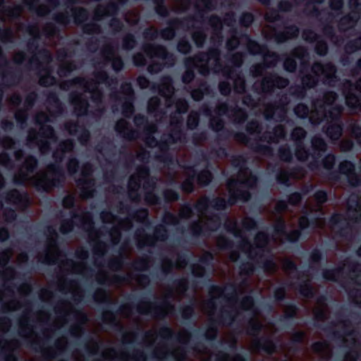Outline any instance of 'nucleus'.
<instances>
[{"label":"nucleus","instance_id":"1","mask_svg":"<svg viewBox=\"0 0 361 361\" xmlns=\"http://www.w3.org/2000/svg\"><path fill=\"white\" fill-rule=\"evenodd\" d=\"M54 163L47 166L49 171L52 174V178L44 174L42 177L34 183L35 188L39 192H51L56 188L63 186L65 181V171L61 164L65 157V153L62 151H55L52 154Z\"/></svg>","mask_w":361,"mask_h":361},{"label":"nucleus","instance_id":"2","mask_svg":"<svg viewBox=\"0 0 361 361\" xmlns=\"http://www.w3.org/2000/svg\"><path fill=\"white\" fill-rule=\"evenodd\" d=\"M218 42L216 44L214 37H212L211 42L212 45L209 47L207 51H202L195 54L192 57L186 58L184 61L185 71L182 75L181 80L183 84H190L195 78V69L197 67L196 62H209L211 59L219 60L221 56L220 46L222 42V36L218 35Z\"/></svg>","mask_w":361,"mask_h":361},{"label":"nucleus","instance_id":"3","mask_svg":"<svg viewBox=\"0 0 361 361\" xmlns=\"http://www.w3.org/2000/svg\"><path fill=\"white\" fill-rule=\"evenodd\" d=\"M252 194L248 190L236 188L234 190H229L228 200L221 197H215L210 200L209 197H205L195 204L194 207L197 212L206 211L209 206H211L216 210H224L228 206L235 204L238 201L247 202L250 200Z\"/></svg>","mask_w":361,"mask_h":361},{"label":"nucleus","instance_id":"4","mask_svg":"<svg viewBox=\"0 0 361 361\" xmlns=\"http://www.w3.org/2000/svg\"><path fill=\"white\" fill-rule=\"evenodd\" d=\"M142 49L149 58H158L164 62L160 63L159 61H152L149 63L147 66V69L152 75L161 71L165 65L169 67H171L175 63L176 58L173 54L169 51L167 48L163 44L148 43L143 44Z\"/></svg>","mask_w":361,"mask_h":361},{"label":"nucleus","instance_id":"5","mask_svg":"<svg viewBox=\"0 0 361 361\" xmlns=\"http://www.w3.org/2000/svg\"><path fill=\"white\" fill-rule=\"evenodd\" d=\"M95 301L106 305V310L102 315V321L104 324L110 325L114 328H119L123 330V326L118 321L116 314L123 312V310L128 309V305H124L119 307L118 310L115 312L112 310L113 305L115 302L112 301L107 295L106 291L104 289H97L93 295Z\"/></svg>","mask_w":361,"mask_h":361},{"label":"nucleus","instance_id":"6","mask_svg":"<svg viewBox=\"0 0 361 361\" xmlns=\"http://www.w3.org/2000/svg\"><path fill=\"white\" fill-rule=\"evenodd\" d=\"M197 11L194 16H188L184 18H179L178 17L173 18L167 20V27L159 30V37L166 41L172 40L176 36L177 30L180 28H183L188 26V23L198 19L204 20V10L200 9L196 6Z\"/></svg>","mask_w":361,"mask_h":361},{"label":"nucleus","instance_id":"7","mask_svg":"<svg viewBox=\"0 0 361 361\" xmlns=\"http://www.w3.org/2000/svg\"><path fill=\"white\" fill-rule=\"evenodd\" d=\"M128 0H116V1H111L106 6H101L96 9L94 12V18L97 20H101L105 16H112L109 21V27L115 32H120L123 28V22L118 18L120 6L126 4Z\"/></svg>","mask_w":361,"mask_h":361},{"label":"nucleus","instance_id":"8","mask_svg":"<svg viewBox=\"0 0 361 361\" xmlns=\"http://www.w3.org/2000/svg\"><path fill=\"white\" fill-rule=\"evenodd\" d=\"M235 319L233 311L221 308L216 319H211L206 331L201 335L206 341L214 342L217 339L219 329L217 325L229 326Z\"/></svg>","mask_w":361,"mask_h":361},{"label":"nucleus","instance_id":"9","mask_svg":"<svg viewBox=\"0 0 361 361\" xmlns=\"http://www.w3.org/2000/svg\"><path fill=\"white\" fill-rule=\"evenodd\" d=\"M342 110L341 106L334 105L326 112L331 121L323 127V132L332 141L338 140L343 133V123L341 119Z\"/></svg>","mask_w":361,"mask_h":361},{"label":"nucleus","instance_id":"10","mask_svg":"<svg viewBox=\"0 0 361 361\" xmlns=\"http://www.w3.org/2000/svg\"><path fill=\"white\" fill-rule=\"evenodd\" d=\"M71 219H65L61 221L59 231L63 235H67L71 233L76 224L74 219H78L83 227L87 229L90 233H97L94 227V222L92 214L90 212H86L85 215H80L76 212L75 210L70 212Z\"/></svg>","mask_w":361,"mask_h":361},{"label":"nucleus","instance_id":"11","mask_svg":"<svg viewBox=\"0 0 361 361\" xmlns=\"http://www.w3.org/2000/svg\"><path fill=\"white\" fill-rule=\"evenodd\" d=\"M171 296V294H169L161 301L154 302H150L143 298L140 300V303L137 305V311L138 313L145 315L153 312L154 317L164 318L166 316V310L174 309V306L169 300Z\"/></svg>","mask_w":361,"mask_h":361},{"label":"nucleus","instance_id":"12","mask_svg":"<svg viewBox=\"0 0 361 361\" xmlns=\"http://www.w3.org/2000/svg\"><path fill=\"white\" fill-rule=\"evenodd\" d=\"M137 246L138 248L145 246H154L156 241H166L169 238V231L164 224H158L154 229L153 235L145 233L143 228L135 232Z\"/></svg>","mask_w":361,"mask_h":361},{"label":"nucleus","instance_id":"13","mask_svg":"<svg viewBox=\"0 0 361 361\" xmlns=\"http://www.w3.org/2000/svg\"><path fill=\"white\" fill-rule=\"evenodd\" d=\"M221 216L220 214H214L209 218V223L202 224L200 221H195L189 226L191 236L197 238L208 236L210 232L217 231L221 226Z\"/></svg>","mask_w":361,"mask_h":361},{"label":"nucleus","instance_id":"14","mask_svg":"<svg viewBox=\"0 0 361 361\" xmlns=\"http://www.w3.org/2000/svg\"><path fill=\"white\" fill-rule=\"evenodd\" d=\"M35 123L41 125L40 132L37 133L35 129L30 130L27 136V142L30 143H37L38 142L39 149L42 152L48 151L50 149V142L47 140L38 141V136L47 139H54L55 137L54 129L50 125L44 124L40 121L39 116L36 118Z\"/></svg>","mask_w":361,"mask_h":361},{"label":"nucleus","instance_id":"15","mask_svg":"<svg viewBox=\"0 0 361 361\" xmlns=\"http://www.w3.org/2000/svg\"><path fill=\"white\" fill-rule=\"evenodd\" d=\"M209 128L218 133V139L221 140H227L231 135L233 138L244 145H247L250 141V137L243 132H233L228 128H225V122L220 117H215L210 119Z\"/></svg>","mask_w":361,"mask_h":361},{"label":"nucleus","instance_id":"16","mask_svg":"<svg viewBox=\"0 0 361 361\" xmlns=\"http://www.w3.org/2000/svg\"><path fill=\"white\" fill-rule=\"evenodd\" d=\"M311 72L313 75L320 78V73L324 75L323 83L329 87H334L339 78L337 75V68L331 62L322 63L315 61L311 66Z\"/></svg>","mask_w":361,"mask_h":361},{"label":"nucleus","instance_id":"17","mask_svg":"<svg viewBox=\"0 0 361 361\" xmlns=\"http://www.w3.org/2000/svg\"><path fill=\"white\" fill-rule=\"evenodd\" d=\"M26 30L30 35L34 36L32 38L30 39L27 42V49L28 51L33 53L35 51H37V54L39 55L41 59L47 63L51 61L52 56L50 51L48 49H42L38 50V39H39V34L37 25H28Z\"/></svg>","mask_w":361,"mask_h":361},{"label":"nucleus","instance_id":"18","mask_svg":"<svg viewBox=\"0 0 361 361\" xmlns=\"http://www.w3.org/2000/svg\"><path fill=\"white\" fill-rule=\"evenodd\" d=\"M92 84V82H89L86 78L80 76H76L71 80H66L63 82L61 85V88L63 90H68L71 87L73 86H79L85 88V91L91 92L92 93V100L93 102L99 104L102 102L103 99V92L102 90H99L97 87H95L91 91L89 88V86Z\"/></svg>","mask_w":361,"mask_h":361},{"label":"nucleus","instance_id":"19","mask_svg":"<svg viewBox=\"0 0 361 361\" xmlns=\"http://www.w3.org/2000/svg\"><path fill=\"white\" fill-rule=\"evenodd\" d=\"M345 84L348 85V87L343 89V94L345 97L346 106L351 109H359L361 106V96L356 94L353 90L355 89L361 92V76L355 83L346 80Z\"/></svg>","mask_w":361,"mask_h":361},{"label":"nucleus","instance_id":"20","mask_svg":"<svg viewBox=\"0 0 361 361\" xmlns=\"http://www.w3.org/2000/svg\"><path fill=\"white\" fill-rule=\"evenodd\" d=\"M281 61L279 55L275 51H267L264 55V60L262 63L252 65L250 72L253 78H259L264 75L267 68H274Z\"/></svg>","mask_w":361,"mask_h":361},{"label":"nucleus","instance_id":"21","mask_svg":"<svg viewBox=\"0 0 361 361\" xmlns=\"http://www.w3.org/2000/svg\"><path fill=\"white\" fill-rule=\"evenodd\" d=\"M311 145L313 160L310 163L309 168L313 170L318 169L319 159L322 157L323 153L326 151L327 144L322 137L315 135L311 139Z\"/></svg>","mask_w":361,"mask_h":361},{"label":"nucleus","instance_id":"22","mask_svg":"<svg viewBox=\"0 0 361 361\" xmlns=\"http://www.w3.org/2000/svg\"><path fill=\"white\" fill-rule=\"evenodd\" d=\"M308 55L307 49L303 47L295 48L290 55L286 56L283 62L285 71L293 73L297 71L298 62L296 59H302Z\"/></svg>","mask_w":361,"mask_h":361},{"label":"nucleus","instance_id":"23","mask_svg":"<svg viewBox=\"0 0 361 361\" xmlns=\"http://www.w3.org/2000/svg\"><path fill=\"white\" fill-rule=\"evenodd\" d=\"M210 293H218L224 295L226 300L230 302H237L238 287L234 283H228L226 286H221L212 284L209 288Z\"/></svg>","mask_w":361,"mask_h":361},{"label":"nucleus","instance_id":"24","mask_svg":"<svg viewBox=\"0 0 361 361\" xmlns=\"http://www.w3.org/2000/svg\"><path fill=\"white\" fill-rule=\"evenodd\" d=\"M284 30L283 31H275L274 33V40L278 44H282L287 42L290 39H295L299 36L300 29L299 27L293 24L287 25L286 21L282 22Z\"/></svg>","mask_w":361,"mask_h":361},{"label":"nucleus","instance_id":"25","mask_svg":"<svg viewBox=\"0 0 361 361\" xmlns=\"http://www.w3.org/2000/svg\"><path fill=\"white\" fill-rule=\"evenodd\" d=\"M114 129L118 134L129 141L135 140L139 135V132L133 129L130 123L124 118H121L117 121Z\"/></svg>","mask_w":361,"mask_h":361},{"label":"nucleus","instance_id":"26","mask_svg":"<svg viewBox=\"0 0 361 361\" xmlns=\"http://www.w3.org/2000/svg\"><path fill=\"white\" fill-rule=\"evenodd\" d=\"M69 100L74 105L75 112L78 117L87 115L90 104L87 99L82 98L81 94L77 92H71Z\"/></svg>","mask_w":361,"mask_h":361},{"label":"nucleus","instance_id":"27","mask_svg":"<svg viewBox=\"0 0 361 361\" xmlns=\"http://www.w3.org/2000/svg\"><path fill=\"white\" fill-rule=\"evenodd\" d=\"M38 164L39 161L35 156L32 154L27 155L22 166L25 169L27 173H20V178H15L14 183L17 185H23L24 181L27 178V174L33 173L37 170Z\"/></svg>","mask_w":361,"mask_h":361},{"label":"nucleus","instance_id":"28","mask_svg":"<svg viewBox=\"0 0 361 361\" xmlns=\"http://www.w3.org/2000/svg\"><path fill=\"white\" fill-rule=\"evenodd\" d=\"M214 255L210 252H205L199 259L200 264H194L191 267V273L196 278H203L206 274V269L202 264L209 266L212 264Z\"/></svg>","mask_w":361,"mask_h":361},{"label":"nucleus","instance_id":"29","mask_svg":"<svg viewBox=\"0 0 361 361\" xmlns=\"http://www.w3.org/2000/svg\"><path fill=\"white\" fill-rule=\"evenodd\" d=\"M258 182V176L250 173L247 178L243 180L230 179L228 181L227 185L229 188H244L246 189H242L243 190H248L250 192V190L255 189L257 187Z\"/></svg>","mask_w":361,"mask_h":361},{"label":"nucleus","instance_id":"30","mask_svg":"<svg viewBox=\"0 0 361 361\" xmlns=\"http://www.w3.org/2000/svg\"><path fill=\"white\" fill-rule=\"evenodd\" d=\"M159 336L165 340L174 338L178 342L184 343V340H188L192 337V333L185 330L183 334H175L173 330L169 326L165 324L159 329Z\"/></svg>","mask_w":361,"mask_h":361},{"label":"nucleus","instance_id":"31","mask_svg":"<svg viewBox=\"0 0 361 361\" xmlns=\"http://www.w3.org/2000/svg\"><path fill=\"white\" fill-rule=\"evenodd\" d=\"M170 145H171L162 137L158 141L157 145L159 149L160 153L157 154L155 156L157 161L168 166L173 164L174 162L173 157L169 152Z\"/></svg>","mask_w":361,"mask_h":361},{"label":"nucleus","instance_id":"32","mask_svg":"<svg viewBox=\"0 0 361 361\" xmlns=\"http://www.w3.org/2000/svg\"><path fill=\"white\" fill-rule=\"evenodd\" d=\"M309 66V63L305 61H302L301 63V68L300 70V73L302 75L300 78L301 85L306 87V89H313L317 87L319 84V77L314 75L313 74L306 73H304L305 71H307V68Z\"/></svg>","mask_w":361,"mask_h":361},{"label":"nucleus","instance_id":"33","mask_svg":"<svg viewBox=\"0 0 361 361\" xmlns=\"http://www.w3.org/2000/svg\"><path fill=\"white\" fill-rule=\"evenodd\" d=\"M254 348L257 350H262L269 355H272L276 350L275 343L267 336L257 338L253 342Z\"/></svg>","mask_w":361,"mask_h":361},{"label":"nucleus","instance_id":"34","mask_svg":"<svg viewBox=\"0 0 361 361\" xmlns=\"http://www.w3.org/2000/svg\"><path fill=\"white\" fill-rule=\"evenodd\" d=\"M336 155L334 153H329L319 162V165L321 164L324 169L329 171V178L335 180L338 179V171L333 170L336 164Z\"/></svg>","mask_w":361,"mask_h":361},{"label":"nucleus","instance_id":"35","mask_svg":"<svg viewBox=\"0 0 361 361\" xmlns=\"http://www.w3.org/2000/svg\"><path fill=\"white\" fill-rule=\"evenodd\" d=\"M198 85L196 88H192L190 90V96L195 102H200L203 99L204 95L210 94L212 88L210 85L205 80H197Z\"/></svg>","mask_w":361,"mask_h":361},{"label":"nucleus","instance_id":"36","mask_svg":"<svg viewBox=\"0 0 361 361\" xmlns=\"http://www.w3.org/2000/svg\"><path fill=\"white\" fill-rule=\"evenodd\" d=\"M140 188V179L137 176H131L128 180V196L133 202H137L140 200L139 189Z\"/></svg>","mask_w":361,"mask_h":361},{"label":"nucleus","instance_id":"37","mask_svg":"<svg viewBox=\"0 0 361 361\" xmlns=\"http://www.w3.org/2000/svg\"><path fill=\"white\" fill-rule=\"evenodd\" d=\"M77 184L78 185H82L81 188V196L82 198L90 199L94 197L95 193L94 180L80 178L77 180Z\"/></svg>","mask_w":361,"mask_h":361},{"label":"nucleus","instance_id":"38","mask_svg":"<svg viewBox=\"0 0 361 361\" xmlns=\"http://www.w3.org/2000/svg\"><path fill=\"white\" fill-rule=\"evenodd\" d=\"M338 173L346 176L348 182L350 184V180L353 179L357 173L355 171V164L352 161L345 159L338 164Z\"/></svg>","mask_w":361,"mask_h":361},{"label":"nucleus","instance_id":"39","mask_svg":"<svg viewBox=\"0 0 361 361\" xmlns=\"http://www.w3.org/2000/svg\"><path fill=\"white\" fill-rule=\"evenodd\" d=\"M359 19L358 13L357 15H353L348 13L343 16L338 22V29L340 31H346L349 28L353 27L355 25Z\"/></svg>","mask_w":361,"mask_h":361},{"label":"nucleus","instance_id":"40","mask_svg":"<svg viewBox=\"0 0 361 361\" xmlns=\"http://www.w3.org/2000/svg\"><path fill=\"white\" fill-rule=\"evenodd\" d=\"M172 78L170 76H164L161 78V84H154L152 90H157L159 94L164 97L166 92L172 91Z\"/></svg>","mask_w":361,"mask_h":361},{"label":"nucleus","instance_id":"41","mask_svg":"<svg viewBox=\"0 0 361 361\" xmlns=\"http://www.w3.org/2000/svg\"><path fill=\"white\" fill-rule=\"evenodd\" d=\"M2 197L7 203L19 204L27 197V194L23 195L18 190L13 189L6 192Z\"/></svg>","mask_w":361,"mask_h":361},{"label":"nucleus","instance_id":"42","mask_svg":"<svg viewBox=\"0 0 361 361\" xmlns=\"http://www.w3.org/2000/svg\"><path fill=\"white\" fill-rule=\"evenodd\" d=\"M2 85L4 87H11L21 79V74L13 71H6L1 74Z\"/></svg>","mask_w":361,"mask_h":361},{"label":"nucleus","instance_id":"43","mask_svg":"<svg viewBox=\"0 0 361 361\" xmlns=\"http://www.w3.org/2000/svg\"><path fill=\"white\" fill-rule=\"evenodd\" d=\"M132 219L136 221L149 226L151 222L149 218V210L145 207H140L134 210L132 213L129 212Z\"/></svg>","mask_w":361,"mask_h":361},{"label":"nucleus","instance_id":"44","mask_svg":"<svg viewBox=\"0 0 361 361\" xmlns=\"http://www.w3.org/2000/svg\"><path fill=\"white\" fill-rule=\"evenodd\" d=\"M45 74L39 77V84L44 87L55 85L57 83L56 78L52 75V70L47 67L44 68Z\"/></svg>","mask_w":361,"mask_h":361},{"label":"nucleus","instance_id":"45","mask_svg":"<svg viewBox=\"0 0 361 361\" xmlns=\"http://www.w3.org/2000/svg\"><path fill=\"white\" fill-rule=\"evenodd\" d=\"M272 171L275 172V178L279 184L283 185L286 187H289L290 185V173L288 171L280 168L276 169L274 167Z\"/></svg>","mask_w":361,"mask_h":361},{"label":"nucleus","instance_id":"46","mask_svg":"<svg viewBox=\"0 0 361 361\" xmlns=\"http://www.w3.org/2000/svg\"><path fill=\"white\" fill-rule=\"evenodd\" d=\"M295 155L300 161H305L311 156L312 153L310 149L306 147L304 142L295 144Z\"/></svg>","mask_w":361,"mask_h":361},{"label":"nucleus","instance_id":"47","mask_svg":"<svg viewBox=\"0 0 361 361\" xmlns=\"http://www.w3.org/2000/svg\"><path fill=\"white\" fill-rule=\"evenodd\" d=\"M30 347L32 348L36 352H40L43 357L47 360H51L56 357V353L54 350L52 348H42L39 343L37 341H32L30 343Z\"/></svg>","mask_w":361,"mask_h":361},{"label":"nucleus","instance_id":"48","mask_svg":"<svg viewBox=\"0 0 361 361\" xmlns=\"http://www.w3.org/2000/svg\"><path fill=\"white\" fill-rule=\"evenodd\" d=\"M212 173L207 169L197 171V183L201 187H206L210 184L213 179Z\"/></svg>","mask_w":361,"mask_h":361},{"label":"nucleus","instance_id":"49","mask_svg":"<svg viewBox=\"0 0 361 361\" xmlns=\"http://www.w3.org/2000/svg\"><path fill=\"white\" fill-rule=\"evenodd\" d=\"M297 289L299 293L306 298H313L315 295V290L308 281L299 283Z\"/></svg>","mask_w":361,"mask_h":361},{"label":"nucleus","instance_id":"50","mask_svg":"<svg viewBox=\"0 0 361 361\" xmlns=\"http://www.w3.org/2000/svg\"><path fill=\"white\" fill-rule=\"evenodd\" d=\"M71 11L73 13L74 23L78 25L83 23L88 18V11L84 7L73 8Z\"/></svg>","mask_w":361,"mask_h":361},{"label":"nucleus","instance_id":"51","mask_svg":"<svg viewBox=\"0 0 361 361\" xmlns=\"http://www.w3.org/2000/svg\"><path fill=\"white\" fill-rule=\"evenodd\" d=\"M279 159L285 163H290L293 159V154L290 147L288 145H281L278 149Z\"/></svg>","mask_w":361,"mask_h":361},{"label":"nucleus","instance_id":"52","mask_svg":"<svg viewBox=\"0 0 361 361\" xmlns=\"http://www.w3.org/2000/svg\"><path fill=\"white\" fill-rule=\"evenodd\" d=\"M156 130L157 127L155 126H147L144 129V133L145 135V142L146 145L149 147L157 146L158 143V140L153 135Z\"/></svg>","mask_w":361,"mask_h":361},{"label":"nucleus","instance_id":"53","mask_svg":"<svg viewBox=\"0 0 361 361\" xmlns=\"http://www.w3.org/2000/svg\"><path fill=\"white\" fill-rule=\"evenodd\" d=\"M272 137L270 139L272 142L277 144L281 140H285L287 137V131L284 126L279 124L275 126L272 130Z\"/></svg>","mask_w":361,"mask_h":361},{"label":"nucleus","instance_id":"54","mask_svg":"<svg viewBox=\"0 0 361 361\" xmlns=\"http://www.w3.org/2000/svg\"><path fill=\"white\" fill-rule=\"evenodd\" d=\"M192 39L197 48H202L207 41V35L204 30L198 27L192 33Z\"/></svg>","mask_w":361,"mask_h":361},{"label":"nucleus","instance_id":"55","mask_svg":"<svg viewBox=\"0 0 361 361\" xmlns=\"http://www.w3.org/2000/svg\"><path fill=\"white\" fill-rule=\"evenodd\" d=\"M250 147L255 152L262 155L271 157L274 154V149L269 145H263L255 142L252 143Z\"/></svg>","mask_w":361,"mask_h":361},{"label":"nucleus","instance_id":"56","mask_svg":"<svg viewBox=\"0 0 361 361\" xmlns=\"http://www.w3.org/2000/svg\"><path fill=\"white\" fill-rule=\"evenodd\" d=\"M77 68L78 66L74 61H68L59 66L57 73L60 77H67Z\"/></svg>","mask_w":361,"mask_h":361},{"label":"nucleus","instance_id":"57","mask_svg":"<svg viewBox=\"0 0 361 361\" xmlns=\"http://www.w3.org/2000/svg\"><path fill=\"white\" fill-rule=\"evenodd\" d=\"M326 257L323 255L322 251L318 248H314L310 253V268L314 269V266L319 265L322 261L325 260Z\"/></svg>","mask_w":361,"mask_h":361},{"label":"nucleus","instance_id":"58","mask_svg":"<svg viewBox=\"0 0 361 361\" xmlns=\"http://www.w3.org/2000/svg\"><path fill=\"white\" fill-rule=\"evenodd\" d=\"M137 44V41L135 36L130 32L126 34L122 38L121 45L123 49L126 51H130L133 49Z\"/></svg>","mask_w":361,"mask_h":361},{"label":"nucleus","instance_id":"59","mask_svg":"<svg viewBox=\"0 0 361 361\" xmlns=\"http://www.w3.org/2000/svg\"><path fill=\"white\" fill-rule=\"evenodd\" d=\"M361 49V35L357 37L348 40L344 45L346 54H351Z\"/></svg>","mask_w":361,"mask_h":361},{"label":"nucleus","instance_id":"60","mask_svg":"<svg viewBox=\"0 0 361 361\" xmlns=\"http://www.w3.org/2000/svg\"><path fill=\"white\" fill-rule=\"evenodd\" d=\"M261 90L264 93H271L274 90V73L264 76L261 81Z\"/></svg>","mask_w":361,"mask_h":361},{"label":"nucleus","instance_id":"61","mask_svg":"<svg viewBox=\"0 0 361 361\" xmlns=\"http://www.w3.org/2000/svg\"><path fill=\"white\" fill-rule=\"evenodd\" d=\"M298 312V307L296 304L290 302L287 305V310L284 314L280 317V322H285L288 320H292L297 317Z\"/></svg>","mask_w":361,"mask_h":361},{"label":"nucleus","instance_id":"62","mask_svg":"<svg viewBox=\"0 0 361 361\" xmlns=\"http://www.w3.org/2000/svg\"><path fill=\"white\" fill-rule=\"evenodd\" d=\"M307 136L306 130L300 126L295 127L290 133V138L294 144L303 142Z\"/></svg>","mask_w":361,"mask_h":361},{"label":"nucleus","instance_id":"63","mask_svg":"<svg viewBox=\"0 0 361 361\" xmlns=\"http://www.w3.org/2000/svg\"><path fill=\"white\" fill-rule=\"evenodd\" d=\"M154 4L155 13L161 18H166L169 16L170 11L165 4V0H153Z\"/></svg>","mask_w":361,"mask_h":361},{"label":"nucleus","instance_id":"64","mask_svg":"<svg viewBox=\"0 0 361 361\" xmlns=\"http://www.w3.org/2000/svg\"><path fill=\"white\" fill-rule=\"evenodd\" d=\"M134 99H123L121 105V114L123 117L130 118L135 112Z\"/></svg>","mask_w":361,"mask_h":361}]
</instances>
